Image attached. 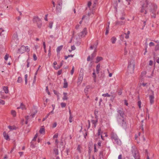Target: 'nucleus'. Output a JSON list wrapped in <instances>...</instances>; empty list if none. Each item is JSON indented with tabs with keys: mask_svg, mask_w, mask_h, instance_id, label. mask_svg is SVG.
Returning <instances> with one entry per match:
<instances>
[{
	"mask_svg": "<svg viewBox=\"0 0 159 159\" xmlns=\"http://www.w3.org/2000/svg\"><path fill=\"white\" fill-rule=\"evenodd\" d=\"M142 2V4L140 12L146 14L148 12L147 10L151 8L150 15L151 17L155 18L156 11L157 8V6L154 3H151L148 0H143Z\"/></svg>",
	"mask_w": 159,
	"mask_h": 159,
	"instance_id": "f257e3e1",
	"label": "nucleus"
},
{
	"mask_svg": "<svg viewBox=\"0 0 159 159\" xmlns=\"http://www.w3.org/2000/svg\"><path fill=\"white\" fill-rule=\"evenodd\" d=\"M117 112L120 115V116L123 118L122 119H120V118H117V121L119 122V124H120L122 126L125 127L126 126V120L124 119L125 115L123 111V109L119 108L118 109Z\"/></svg>",
	"mask_w": 159,
	"mask_h": 159,
	"instance_id": "f03ea898",
	"label": "nucleus"
},
{
	"mask_svg": "<svg viewBox=\"0 0 159 159\" xmlns=\"http://www.w3.org/2000/svg\"><path fill=\"white\" fill-rule=\"evenodd\" d=\"M111 138L112 139H114L115 140V143L119 145H120L121 144V141L118 139L116 134L112 133L111 134Z\"/></svg>",
	"mask_w": 159,
	"mask_h": 159,
	"instance_id": "7ed1b4c3",
	"label": "nucleus"
},
{
	"mask_svg": "<svg viewBox=\"0 0 159 159\" xmlns=\"http://www.w3.org/2000/svg\"><path fill=\"white\" fill-rule=\"evenodd\" d=\"M19 52L21 53H24L25 52H29L30 51V49L28 48V46H25L22 45L20 48L19 49Z\"/></svg>",
	"mask_w": 159,
	"mask_h": 159,
	"instance_id": "20e7f679",
	"label": "nucleus"
},
{
	"mask_svg": "<svg viewBox=\"0 0 159 159\" xmlns=\"http://www.w3.org/2000/svg\"><path fill=\"white\" fill-rule=\"evenodd\" d=\"M132 152L135 159H140L139 153L136 149H133Z\"/></svg>",
	"mask_w": 159,
	"mask_h": 159,
	"instance_id": "39448f33",
	"label": "nucleus"
},
{
	"mask_svg": "<svg viewBox=\"0 0 159 159\" xmlns=\"http://www.w3.org/2000/svg\"><path fill=\"white\" fill-rule=\"evenodd\" d=\"M151 91L152 93V95L149 96V100L150 104H152L154 102V92L152 90H151Z\"/></svg>",
	"mask_w": 159,
	"mask_h": 159,
	"instance_id": "423d86ee",
	"label": "nucleus"
},
{
	"mask_svg": "<svg viewBox=\"0 0 159 159\" xmlns=\"http://www.w3.org/2000/svg\"><path fill=\"white\" fill-rule=\"evenodd\" d=\"M130 34V32L129 31H128L127 32V33H125L124 34L125 35V38L126 39H128L129 37V35ZM124 36V34H122L120 36V38L121 40H123Z\"/></svg>",
	"mask_w": 159,
	"mask_h": 159,
	"instance_id": "0eeeda50",
	"label": "nucleus"
},
{
	"mask_svg": "<svg viewBox=\"0 0 159 159\" xmlns=\"http://www.w3.org/2000/svg\"><path fill=\"white\" fill-rule=\"evenodd\" d=\"M134 67L135 64L134 63H131V62H129V65L128 67V69L129 70H132L133 72L134 69Z\"/></svg>",
	"mask_w": 159,
	"mask_h": 159,
	"instance_id": "6e6552de",
	"label": "nucleus"
},
{
	"mask_svg": "<svg viewBox=\"0 0 159 159\" xmlns=\"http://www.w3.org/2000/svg\"><path fill=\"white\" fill-rule=\"evenodd\" d=\"M87 34V29L84 28L83 31L80 34V36L82 38L84 37Z\"/></svg>",
	"mask_w": 159,
	"mask_h": 159,
	"instance_id": "1a4fd4ad",
	"label": "nucleus"
},
{
	"mask_svg": "<svg viewBox=\"0 0 159 159\" xmlns=\"http://www.w3.org/2000/svg\"><path fill=\"white\" fill-rule=\"evenodd\" d=\"M62 4V2L61 0H59L57 2V5L56 7V9L57 10L59 11L61 10Z\"/></svg>",
	"mask_w": 159,
	"mask_h": 159,
	"instance_id": "9d476101",
	"label": "nucleus"
},
{
	"mask_svg": "<svg viewBox=\"0 0 159 159\" xmlns=\"http://www.w3.org/2000/svg\"><path fill=\"white\" fill-rule=\"evenodd\" d=\"M101 134H102L101 135V138L102 139L104 140L103 138V133L102 132L101 128H99L98 130V136H99Z\"/></svg>",
	"mask_w": 159,
	"mask_h": 159,
	"instance_id": "9b49d317",
	"label": "nucleus"
},
{
	"mask_svg": "<svg viewBox=\"0 0 159 159\" xmlns=\"http://www.w3.org/2000/svg\"><path fill=\"white\" fill-rule=\"evenodd\" d=\"M40 19L38 17H35L33 19V22L34 23H37L38 22L40 23Z\"/></svg>",
	"mask_w": 159,
	"mask_h": 159,
	"instance_id": "f8f14e48",
	"label": "nucleus"
},
{
	"mask_svg": "<svg viewBox=\"0 0 159 159\" xmlns=\"http://www.w3.org/2000/svg\"><path fill=\"white\" fill-rule=\"evenodd\" d=\"M102 60L103 58L102 57H97L96 58L95 63H97L100 61H102Z\"/></svg>",
	"mask_w": 159,
	"mask_h": 159,
	"instance_id": "ddd939ff",
	"label": "nucleus"
},
{
	"mask_svg": "<svg viewBox=\"0 0 159 159\" xmlns=\"http://www.w3.org/2000/svg\"><path fill=\"white\" fill-rule=\"evenodd\" d=\"M100 64H98L97 65L96 67V71L97 74L99 73V71L100 70Z\"/></svg>",
	"mask_w": 159,
	"mask_h": 159,
	"instance_id": "4468645a",
	"label": "nucleus"
},
{
	"mask_svg": "<svg viewBox=\"0 0 159 159\" xmlns=\"http://www.w3.org/2000/svg\"><path fill=\"white\" fill-rule=\"evenodd\" d=\"M20 108H21L22 110L26 109L25 106L22 103L21 104L20 106V107H17V109H19Z\"/></svg>",
	"mask_w": 159,
	"mask_h": 159,
	"instance_id": "2eb2a0df",
	"label": "nucleus"
},
{
	"mask_svg": "<svg viewBox=\"0 0 159 159\" xmlns=\"http://www.w3.org/2000/svg\"><path fill=\"white\" fill-rule=\"evenodd\" d=\"M3 135L4 138L7 140L9 139V136L7 134L6 132H4L3 133Z\"/></svg>",
	"mask_w": 159,
	"mask_h": 159,
	"instance_id": "dca6fc26",
	"label": "nucleus"
},
{
	"mask_svg": "<svg viewBox=\"0 0 159 159\" xmlns=\"http://www.w3.org/2000/svg\"><path fill=\"white\" fill-rule=\"evenodd\" d=\"M64 96L62 98V99L63 100H67L68 99V98L67 97V93H63Z\"/></svg>",
	"mask_w": 159,
	"mask_h": 159,
	"instance_id": "f3484780",
	"label": "nucleus"
},
{
	"mask_svg": "<svg viewBox=\"0 0 159 159\" xmlns=\"http://www.w3.org/2000/svg\"><path fill=\"white\" fill-rule=\"evenodd\" d=\"M62 61L61 62L59 65H58L57 66H54V68L56 69V70H57V69H60L61 67L62 66Z\"/></svg>",
	"mask_w": 159,
	"mask_h": 159,
	"instance_id": "a211bd4d",
	"label": "nucleus"
},
{
	"mask_svg": "<svg viewBox=\"0 0 159 159\" xmlns=\"http://www.w3.org/2000/svg\"><path fill=\"white\" fill-rule=\"evenodd\" d=\"M3 90L6 93H7L9 92V90L7 86H4L3 88Z\"/></svg>",
	"mask_w": 159,
	"mask_h": 159,
	"instance_id": "6ab92c4d",
	"label": "nucleus"
},
{
	"mask_svg": "<svg viewBox=\"0 0 159 159\" xmlns=\"http://www.w3.org/2000/svg\"><path fill=\"white\" fill-rule=\"evenodd\" d=\"M64 83L63 87L65 88H67L68 87V83L66 79H64Z\"/></svg>",
	"mask_w": 159,
	"mask_h": 159,
	"instance_id": "aec40b11",
	"label": "nucleus"
},
{
	"mask_svg": "<svg viewBox=\"0 0 159 159\" xmlns=\"http://www.w3.org/2000/svg\"><path fill=\"white\" fill-rule=\"evenodd\" d=\"M11 114L13 117H15L16 116V112L14 110H11Z\"/></svg>",
	"mask_w": 159,
	"mask_h": 159,
	"instance_id": "412c9836",
	"label": "nucleus"
},
{
	"mask_svg": "<svg viewBox=\"0 0 159 159\" xmlns=\"http://www.w3.org/2000/svg\"><path fill=\"white\" fill-rule=\"evenodd\" d=\"M98 121L97 120H92L91 122L92 124L94 125V126L95 128L96 126V123Z\"/></svg>",
	"mask_w": 159,
	"mask_h": 159,
	"instance_id": "4be33fe9",
	"label": "nucleus"
},
{
	"mask_svg": "<svg viewBox=\"0 0 159 159\" xmlns=\"http://www.w3.org/2000/svg\"><path fill=\"white\" fill-rule=\"evenodd\" d=\"M122 89L121 88H120L118 89L117 93L119 95H121L122 93Z\"/></svg>",
	"mask_w": 159,
	"mask_h": 159,
	"instance_id": "5701e85b",
	"label": "nucleus"
},
{
	"mask_svg": "<svg viewBox=\"0 0 159 159\" xmlns=\"http://www.w3.org/2000/svg\"><path fill=\"white\" fill-rule=\"evenodd\" d=\"M98 44V43H97V44H94L91 45L90 48V49H93L94 48H95V49H96V48H97Z\"/></svg>",
	"mask_w": 159,
	"mask_h": 159,
	"instance_id": "b1692460",
	"label": "nucleus"
},
{
	"mask_svg": "<svg viewBox=\"0 0 159 159\" xmlns=\"http://www.w3.org/2000/svg\"><path fill=\"white\" fill-rule=\"evenodd\" d=\"M124 24H125V22H123V21H121L120 22V21H117L116 22V25H124Z\"/></svg>",
	"mask_w": 159,
	"mask_h": 159,
	"instance_id": "393cba45",
	"label": "nucleus"
},
{
	"mask_svg": "<svg viewBox=\"0 0 159 159\" xmlns=\"http://www.w3.org/2000/svg\"><path fill=\"white\" fill-rule=\"evenodd\" d=\"M8 128L11 130H13L14 129H16V127H15L14 126H8Z\"/></svg>",
	"mask_w": 159,
	"mask_h": 159,
	"instance_id": "a878e982",
	"label": "nucleus"
},
{
	"mask_svg": "<svg viewBox=\"0 0 159 159\" xmlns=\"http://www.w3.org/2000/svg\"><path fill=\"white\" fill-rule=\"evenodd\" d=\"M62 45L58 47L57 49V52L58 53H59L60 52V51L62 49Z\"/></svg>",
	"mask_w": 159,
	"mask_h": 159,
	"instance_id": "bb28decb",
	"label": "nucleus"
},
{
	"mask_svg": "<svg viewBox=\"0 0 159 159\" xmlns=\"http://www.w3.org/2000/svg\"><path fill=\"white\" fill-rule=\"evenodd\" d=\"M111 40L112 43H114L116 41V39L114 37H112L111 39Z\"/></svg>",
	"mask_w": 159,
	"mask_h": 159,
	"instance_id": "cd10ccee",
	"label": "nucleus"
},
{
	"mask_svg": "<svg viewBox=\"0 0 159 159\" xmlns=\"http://www.w3.org/2000/svg\"><path fill=\"white\" fill-rule=\"evenodd\" d=\"M81 149L82 148L80 145H79L78 146L77 148V150L78 151V152L81 153Z\"/></svg>",
	"mask_w": 159,
	"mask_h": 159,
	"instance_id": "c85d7f7f",
	"label": "nucleus"
},
{
	"mask_svg": "<svg viewBox=\"0 0 159 159\" xmlns=\"http://www.w3.org/2000/svg\"><path fill=\"white\" fill-rule=\"evenodd\" d=\"M39 132L40 134H44L45 133V129L43 128H41L40 129Z\"/></svg>",
	"mask_w": 159,
	"mask_h": 159,
	"instance_id": "c756f323",
	"label": "nucleus"
},
{
	"mask_svg": "<svg viewBox=\"0 0 159 159\" xmlns=\"http://www.w3.org/2000/svg\"><path fill=\"white\" fill-rule=\"evenodd\" d=\"M93 77L94 78V81L95 82H96V74L95 73V70H94V72H93Z\"/></svg>",
	"mask_w": 159,
	"mask_h": 159,
	"instance_id": "7c9ffc66",
	"label": "nucleus"
},
{
	"mask_svg": "<svg viewBox=\"0 0 159 159\" xmlns=\"http://www.w3.org/2000/svg\"><path fill=\"white\" fill-rule=\"evenodd\" d=\"M96 56V53L95 52H93L91 54V59L92 60H93L94 57Z\"/></svg>",
	"mask_w": 159,
	"mask_h": 159,
	"instance_id": "2f4dec72",
	"label": "nucleus"
},
{
	"mask_svg": "<svg viewBox=\"0 0 159 159\" xmlns=\"http://www.w3.org/2000/svg\"><path fill=\"white\" fill-rule=\"evenodd\" d=\"M27 78L28 75L26 74L25 75V84H27Z\"/></svg>",
	"mask_w": 159,
	"mask_h": 159,
	"instance_id": "473e14b6",
	"label": "nucleus"
},
{
	"mask_svg": "<svg viewBox=\"0 0 159 159\" xmlns=\"http://www.w3.org/2000/svg\"><path fill=\"white\" fill-rule=\"evenodd\" d=\"M102 96L104 97H111V95L108 94V93L103 94L102 95Z\"/></svg>",
	"mask_w": 159,
	"mask_h": 159,
	"instance_id": "72a5a7b5",
	"label": "nucleus"
},
{
	"mask_svg": "<svg viewBox=\"0 0 159 159\" xmlns=\"http://www.w3.org/2000/svg\"><path fill=\"white\" fill-rule=\"evenodd\" d=\"M40 23H39V22H38V23H37L38 25V26L39 28H40L42 26V22L41 20H40Z\"/></svg>",
	"mask_w": 159,
	"mask_h": 159,
	"instance_id": "f704fd0d",
	"label": "nucleus"
},
{
	"mask_svg": "<svg viewBox=\"0 0 159 159\" xmlns=\"http://www.w3.org/2000/svg\"><path fill=\"white\" fill-rule=\"evenodd\" d=\"M83 79V77L81 76H79L78 80V82H79L80 83H81Z\"/></svg>",
	"mask_w": 159,
	"mask_h": 159,
	"instance_id": "c9c22d12",
	"label": "nucleus"
},
{
	"mask_svg": "<svg viewBox=\"0 0 159 159\" xmlns=\"http://www.w3.org/2000/svg\"><path fill=\"white\" fill-rule=\"evenodd\" d=\"M158 50H159V44H158L156 46L155 49V51Z\"/></svg>",
	"mask_w": 159,
	"mask_h": 159,
	"instance_id": "e433bc0d",
	"label": "nucleus"
},
{
	"mask_svg": "<svg viewBox=\"0 0 159 159\" xmlns=\"http://www.w3.org/2000/svg\"><path fill=\"white\" fill-rule=\"evenodd\" d=\"M102 156H103V151H100L99 152V155L100 159L102 157Z\"/></svg>",
	"mask_w": 159,
	"mask_h": 159,
	"instance_id": "4c0bfd02",
	"label": "nucleus"
},
{
	"mask_svg": "<svg viewBox=\"0 0 159 159\" xmlns=\"http://www.w3.org/2000/svg\"><path fill=\"white\" fill-rule=\"evenodd\" d=\"M141 102L140 101H139L138 102V105L139 106V109H140L141 108Z\"/></svg>",
	"mask_w": 159,
	"mask_h": 159,
	"instance_id": "58836bf2",
	"label": "nucleus"
},
{
	"mask_svg": "<svg viewBox=\"0 0 159 159\" xmlns=\"http://www.w3.org/2000/svg\"><path fill=\"white\" fill-rule=\"evenodd\" d=\"M61 107L62 108L66 106V104L64 102H62L61 104Z\"/></svg>",
	"mask_w": 159,
	"mask_h": 159,
	"instance_id": "ea45409f",
	"label": "nucleus"
},
{
	"mask_svg": "<svg viewBox=\"0 0 159 159\" xmlns=\"http://www.w3.org/2000/svg\"><path fill=\"white\" fill-rule=\"evenodd\" d=\"M54 152L56 155H57L58 154V149H54Z\"/></svg>",
	"mask_w": 159,
	"mask_h": 159,
	"instance_id": "a19ab883",
	"label": "nucleus"
},
{
	"mask_svg": "<svg viewBox=\"0 0 159 159\" xmlns=\"http://www.w3.org/2000/svg\"><path fill=\"white\" fill-rule=\"evenodd\" d=\"M53 24V23L52 22H50L49 23V27L50 29H51L52 28Z\"/></svg>",
	"mask_w": 159,
	"mask_h": 159,
	"instance_id": "79ce46f5",
	"label": "nucleus"
},
{
	"mask_svg": "<svg viewBox=\"0 0 159 159\" xmlns=\"http://www.w3.org/2000/svg\"><path fill=\"white\" fill-rule=\"evenodd\" d=\"M109 29V26L108 25L107 27L106 28V31L105 32V34L106 35H107L108 33Z\"/></svg>",
	"mask_w": 159,
	"mask_h": 159,
	"instance_id": "37998d69",
	"label": "nucleus"
},
{
	"mask_svg": "<svg viewBox=\"0 0 159 159\" xmlns=\"http://www.w3.org/2000/svg\"><path fill=\"white\" fill-rule=\"evenodd\" d=\"M5 103V102L2 100L0 99V105L2 104L4 105Z\"/></svg>",
	"mask_w": 159,
	"mask_h": 159,
	"instance_id": "c03bdc74",
	"label": "nucleus"
},
{
	"mask_svg": "<svg viewBox=\"0 0 159 159\" xmlns=\"http://www.w3.org/2000/svg\"><path fill=\"white\" fill-rule=\"evenodd\" d=\"M9 55L8 54H6V55L5 56L4 59L5 60L7 61L9 57Z\"/></svg>",
	"mask_w": 159,
	"mask_h": 159,
	"instance_id": "a18cd8bd",
	"label": "nucleus"
},
{
	"mask_svg": "<svg viewBox=\"0 0 159 159\" xmlns=\"http://www.w3.org/2000/svg\"><path fill=\"white\" fill-rule=\"evenodd\" d=\"M73 118V116L72 115H70V117L69 118V120L70 122H72V119Z\"/></svg>",
	"mask_w": 159,
	"mask_h": 159,
	"instance_id": "49530a36",
	"label": "nucleus"
},
{
	"mask_svg": "<svg viewBox=\"0 0 159 159\" xmlns=\"http://www.w3.org/2000/svg\"><path fill=\"white\" fill-rule=\"evenodd\" d=\"M22 78L20 77H19L18 78L17 81L19 83H20L22 81Z\"/></svg>",
	"mask_w": 159,
	"mask_h": 159,
	"instance_id": "de8ad7c7",
	"label": "nucleus"
},
{
	"mask_svg": "<svg viewBox=\"0 0 159 159\" xmlns=\"http://www.w3.org/2000/svg\"><path fill=\"white\" fill-rule=\"evenodd\" d=\"M46 92L48 93V95H50V92L49 91L48 87V86H47L46 87Z\"/></svg>",
	"mask_w": 159,
	"mask_h": 159,
	"instance_id": "09e8293b",
	"label": "nucleus"
},
{
	"mask_svg": "<svg viewBox=\"0 0 159 159\" xmlns=\"http://www.w3.org/2000/svg\"><path fill=\"white\" fill-rule=\"evenodd\" d=\"M33 58L34 61H36L37 60V56L35 54H33Z\"/></svg>",
	"mask_w": 159,
	"mask_h": 159,
	"instance_id": "8fccbe9b",
	"label": "nucleus"
},
{
	"mask_svg": "<svg viewBox=\"0 0 159 159\" xmlns=\"http://www.w3.org/2000/svg\"><path fill=\"white\" fill-rule=\"evenodd\" d=\"M38 134H36L35 135V136H34V139H33V141H35L36 140L37 138V137H38Z\"/></svg>",
	"mask_w": 159,
	"mask_h": 159,
	"instance_id": "3c124183",
	"label": "nucleus"
},
{
	"mask_svg": "<svg viewBox=\"0 0 159 159\" xmlns=\"http://www.w3.org/2000/svg\"><path fill=\"white\" fill-rule=\"evenodd\" d=\"M96 144L94 145V151L95 152H97L98 151V150L96 149Z\"/></svg>",
	"mask_w": 159,
	"mask_h": 159,
	"instance_id": "603ef678",
	"label": "nucleus"
},
{
	"mask_svg": "<svg viewBox=\"0 0 159 159\" xmlns=\"http://www.w3.org/2000/svg\"><path fill=\"white\" fill-rule=\"evenodd\" d=\"M74 67L73 66L72 67V69L71 70V72H70V73L71 75H72L74 73Z\"/></svg>",
	"mask_w": 159,
	"mask_h": 159,
	"instance_id": "864d4df0",
	"label": "nucleus"
},
{
	"mask_svg": "<svg viewBox=\"0 0 159 159\" xmlns=\"http://www.w3.org/2000/svg\"><path fill=\"white\" fill-rule=\"evenodd\" d=\"M149 45L150 47L154 46V44L153 43L151 42L149 44Z\"/></svg>",
	"mask_w": 159,
	"mask_h": 159,
	"instance_id": "5fc2aeb1",
	"label": "nucleus"
},
{
	"mask_svg": "<svg viewBox=\"0 0 159 159\" xmlns=\"http://www.w3.org/2000/svg\"><path fill=\"white\" fill-rule=\"evenodd\" d=\"M58 136V134L56 133L55 134V135L53 136V138L55 139V138H57Z\"/></svg>",
	"mask_w": 159,
	"mask_h": 159,
	"instance_id": "6e6d98bb",
	"label": "nucleus"
},
{
	"mask_svg": "<svg viewBox=\"0 0 159 159\" xmlns=\"http://www.w3.org/2000/svg\"><path fill=\"white\" fill-rule=\"evenodd\" d=\"M91 59V57H90V56H89L87 58V61H90Z\"/></svg>",
	"mask_w": 159,
	"mask_h": 159,
	"instance_id": "4d7b16f0",
	"label": "nucleus"
},
{
	"mask_svg": "<svg viewBox=\"0 0 159 159\" xmlns=\"http://www.w3.org/2000/svg\"><path fill=\"white\" fill-rule=\"evenodd\" d=\"M91 2H89L88 4V7H89L91 5Z\"/></svg>",
	"mask_w": 159,
	"mask_h": 159,
	"instance_id": "13d9d810",
	"label": "nucleus"
},
{
	"mask_svg": "<svg viewBox=\"0 0 159 159\" xmlns=\"http://www.w3.org/2000/svg\"><path fill=\"white\" fill-rule=\"evenodd\" d=\"M75 46L73 45L71 46V49L72 50H75Z\"/></svg>",
	"mask_w": 159,
	"mask_h": 159,
	"instance_id": "bf43d9fd",
	"label": "nucleus"
},
{
	"mask_svg": "<svg viewBox=\"0 0 159 159\" xmlns=\"http://www.w3.org/2000/svg\"><path fill=\"white\" fill-rule=\"evenodd\" d=\"M3 31H4L3 30L2 28H0V36L1 35L2 32Z\"/></svg>",
	"mask_w": 159,
	"mask_h": 159,
	"instance_id": "052dcab7",
	"label": "nucleus"
},
{
	"mask_svg": "<svg viewBox=\"0 0 159 159\" xmlns=\"http://www.w3.org/2000/svg\"><path fill=\"white\" fill-rule=\"evenodd\" d=\"M53 92H54V93L55 94H56V95H58V92L57 91L54 90L53 91Z\"/></svg>",
	"mask_w": 159,
	"mask_h": 159,
	"instance_id": "680f3d73",
	"label": "nucleus"
},
{
	"mask_svg": "<svg viewBox=\"0 0 159 159\" xmlns=\"http://www.w3.org/2000/svg\"><path fill=\"white\" fill-rule=\"evenodd\" d=\"M127 51L126 50V48H125V49H124V55H126V54H127Z\"/></svg>",
	"mask_w": 159,
	"mask_h": 159,
	"instance_id": "e2e57ef3",
	"label": "nucleus"
},
{
	"mask_svg": "<svg viewBox=\"0 0 159 159\" xmlns=\"http://www.w3.org/2000/svg\"><path fill=\"white\" fill-rule=\"evenodd\" d=\"M152 64L153 61L151 60L149 62V65L150 66H152Z\"/></svg>",
	"mask_w": 159,
	"mask_h": 159,
	"instance_id": "0e129e2a",
	"label": "nucleus"
},
{
	"mask_svg": "<svg viewBox=\"0 0 159 159\" xmlns=\"http://www.w3.org/2000/svg\"><path fill=\"white\" fill-rule=\"evenodd\" d=\"M27 67H29L30 62L29 61V60H28L27 61Z\"/></svg>",
	"mask_w": 159,
	"mask_h": 159,
	"instance_id": "69168bd1",
	"label": "nucleus"
},
{
	"mask_svg": "<svg viewBox=\"0 0 159 159\" xmlns=\"http://www.w3.org/2000/svg\"><path fill=\"white\" fill-rule=\"evenodd\" d=\"M156 62L159 64V57H157L156 58Z\"/></svg>",
	"mask_w": 159,
	"mask_h": 159,
	"instance_id": "338daca9",
	"label": "nucleus"
},
{
	"mask_svg": "<svg viewBox=\"0 0 159 159\" xmlns=\"http://www.w3.org/2000/svg\"><path fill=\"white\" fill-rule=\"evenodd\" d=\"M43 47L44 49H45V48H46V46L45 43V42H43Z\"/></svg>",
	"mask_w": 159,
	"mask_h": 159,
	"instance_id": "774afa93",
	"label": "nucleus"
}]
</instances>
